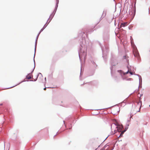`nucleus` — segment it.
I'll use <instances>...</instances> for the list:
<instances>
[{
  "label": "nucleus",
  "mask_w": 150,
  "mask_h": 150,
  "mask_svg": "<svg viewBox=\"0 0 150 150\" xmlns=\"http://www.w3.org/2000/svg\"><path fill=\"white\" fill-rule=\"evenodd\" d=\"M133 54H134V56L137 57L138 59L139 58V54L138 52L136 50H134L133 51Z\"/></svg>",
  "instance_id": "f257e3e1"
},
{
  "label": "nucleus",
  "mask_w": 150,
  "mask_h": 150,
  "mask_svg": "<svg viewBox=\"0 0 150 150\" xmlns=\"http://www.w3.org/2000/svg\"><path fill=\"white\" fill-rule=\"evenodd\" d=\"M128 25V23L127 22H125L122 23H121V25L120 26V28H121L122 27H125Z\"/></svg>",
  "instance_id": "f03ea898"
},
{
  "label": "nucleus",
  "mask_w": 150,
  "mask_h": 150,
  "mask_svg": "<svg viewBox=\"0 0 150 150\" xmlns=\"http://www.w3.org/2000/svg\"><path fill=\"white\" fill-rule=\"evenodd\" d=\"M137 105L139 106V110L138 111V112H140V109L142 107V102L141 100H139V102H138Z\"/></svg>",
  "instance_id": "7ed1b4c3"
},
{
  "label": "nucleus",
  "mask_w": 150,
  "mask_h": 150,
  "mask_svg": "<svg viewBox=\"0 0 150 150\" xmlns=\"http://www.w3.org/2000/svg\"><path fill=\"white\" fill-rule=\"evenodd\" d=\"M32 76V74H29L28 75L26 76V78L28 79H30L31 78V77Z\"/></svg>",
  "instance_id": "20e7f679"
},
{
  "label": "nucleus",
  "mask_w": 150,
  "mask_h": 150,
  "mask_svg": "<svg viewBox=\"0 0 150 150\" xmlns=\"http://www.w3.org/2000/svg\"><path fill=\"white\" fill-rule=\"evenodd\" d=\"M122 126H119L117 127L118 130L119 132H121V131L122 128Z\"/></svg>",
  "instance_id": "39448f33"
},
{
  "label": "nucleus",
  "mask_w": 150,
  "mask_h": 150,
  "mask_svg": "<svg viewBox=\"0 0 150 150\" xmlns=\"http://www.w3.org/2000/svg\"><path fill=\"white\" fill-rule=\"evenodd\" d=\"M132 116L133 115H132V112H130L129 114H128L127 115V116L129 117L130 118H131L132 117Z\"/></svg>",
  "instance_id": "423d86ee"
},
{
  "label": "nucleus",
  "mask_w": 150,
  "mask_h": 150,
  "mask_svg": "<svg viewBox=\"0 0 150 150\" xmlns=\"http://www.w3.org/2000/svg\"><path fill=\"white\" fill-rule=\"evenodd\" d=\"M129 72V73L131 74V75H132L133 74V73L132 72H131V71H129V70H128L127 72H125V73H123V74L124 75H125V74H127Z\"/></svg>",
  "instance_id": "0eeeda50"
},
{
  "label": "nucleus",
  "mask_w": 150,
  "mask_h": 150,
  "mask_svg": "<svg viewBox=\"0 0 150 150\" xmlns=\"http://www.w3.org/2000/svg\"><path fill=\"white\" fill-rule=\"evenodd\" d=\"M131 11L130 12L132 13V14H131L132 15L133 13H134L133 14V16H134L135 14V10H130Z\"/></svg>",
  "instance_id": "6e6552de"
},
{
  "label": "nucleus",
  "mask_w": 150,
  "mask_h": 150,
  "mask_svg": "<svg viewBox=\"0 0 150 150\" xmlns=\"http://www.w3.org/2000/svg\"><path fill=\"white\" fill-rule=\"evenodd\" d=\"M124 131H122V132H121V134H120V136H122V135L123 134V133H124Z\"/></svg>",
  "instance_id": "1a4fd4ad"
},
{
  "label": "nucleus",
  "mask_w": 150,
  "mask_h": 150,
  "mask_svg": "<svg viewBox=\"0 0 150 150\" xmlns=\"http://www.w3.org/2000/svg\"><path fill=\"white\" fill-rule=\"evenodd\" d=\"M107 146V145H105V146H104V147H106Z\"/></svg>",
  "instance_id": "9d476101"
},
{
  "label": "nucleus",
  "mask_w": 150,
  "mask_h": 150,
  "mask_svg": "<svg viewBox=\"0 0 150 150\" xmlns=\"http://www.w3.org/2000/svg\"><path fill=\"white\" fill-rule=\"evenodd\" d=\"M46 89V88H44V90H45Z\"/></svg>",
  "instance_id": "9b49d317"
},
{
  "label": "nucleus",
  "mask_w": 150,
  "mask_h": 150,
  "mask_svg": "<svg viewBox=\"0 0 150 150\" xmlns=\"http://www.w3.org/2000/svg\"><path fill=\"white\" fill-rule=\"evenodd\" d=\"M116 6H117V5H116V7H116V8H115V9H116L117 8H116Z\"/></svg>",
  "instance_id": "f8f14e48"
},
{
  "label": "nucleus",
  "mask_w": 150,
  "mask_h": 150,
  "mask_svg": "<svg viewBox=\"0 0 150 150\" xmlns=\"http://www.w3.org/2000/svg\"><path fill=\"white\" fill-rule=\"evenodd\" d=\"M0 105H2V104H1Z\"/></svg>",
  "instance_id": "ddd939ff"
},
{
  "label": "nucleus",
  "mask_w": 150,
  "mask_h": 150,
  "mask_svg": "<svg viewBox=\"0 0 150 150\" xmlns=\"http://www.w3.org/2000/svg\"><path fill=\"white\" fill-rule=\"evenodd\" d=\"M149 106L150 107V105H149Z\"/></svg>",
  "instance_id": "4468645a"
}]
</instances>
